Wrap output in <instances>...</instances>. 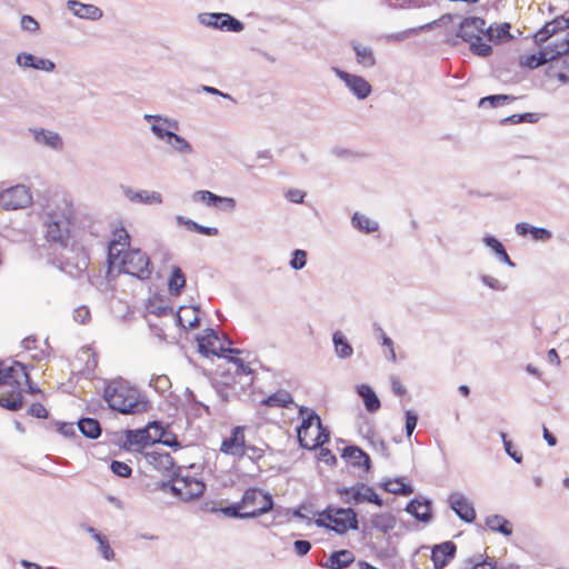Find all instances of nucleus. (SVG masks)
I'll use <instances>...</instances> for the list:
<instances>
[{"instance_id": "f257e3e1", "label": "nucleus", "mask_w": 569, "mask_h": 569, "mask_svg": "<svg viewBox=\"0 0 569 569\" xmlns=\"http://www.w3.org/2000/svg\"><path fill=\"white\" fill-rule=\"evenodd\" d=\"M74 206L70 196L54 193L44 200L39 214L47 242L66 248L70 240Z\"/></svg>"}, {"instance_id": "f03ea898", "label": "nucleus", "mask_w": 569, "mask_h": 569, "mask_svg": "<svg viewBox=\"0 0 569 569\" xmlns=\"http://www.w3.org/2000/svg\"><path fill=\"white\" fill-rule=\"evenodd\" d=\"M569 28V19L559 16L547 22L535 34V42L540 47L538 53L529 54L520 59V64L529 69H536L546 62L553 61L569 52V38L558 36V31Z\"/></svg>"}, {"instance_id": "7ed1b4c3", "label": "nucleus", "mask_w": 569, "mask_h": 569, "mask_svg": "<svg viewBox=\"0 0 569 569\" xmlns=\"http://www.w3.org/2000/svg\"><path fill=\"white\" fill-rule=\"evenodd\" d=\"M103 398L110 409L121 415H141L151 409L149 398L136 386L121 378L111 380L104 388Z\"/></svg>"}, {"instance_id": "20e7f679", "label": "nucleus", "mask_w": 569, "mask_h": 569, "mask_svg": "<svg viewBox=\"0 0 569 569\" xmlns=\"http://www.w3.org/2000/svg\"><path fill=\"white\" fill-rule=\"evenodd\" d=\"M299 415L302 422L297 432L302 448L312 450L329 441L328 430L322 427L320 417L312 409L300 407Z\"/></svg>"}, {"instance_id": "39448f33", "label": "nucleus", "mask_w": 569, "mask_h": 569, "mask_svg": "<svg viewBox=\"0 0 569 569\" xmlns=\"http://www.w3.org/2000/svg\"><path fill=\"white\" fill-rule=\"evenodd\" d=\"M486 21L483 19L468 17L461 21L457 36L469 43V49L473 54L488 57L492 53V48L483 41L486 39Z\"/></svg>"}, {"instance_id": "423d86ee", "label": "nucleus", "mask_w": 569, "mask_h": 569, "mask_svg": "<svg viewBox=\"0 0 569 569\" xmlns=\"http://www.w3.org/2000/svg\"><path fill=\"white\" fill-rule=\"evenodd\" d=\"M318 527H328L337 533L358 529L357 513L351 508L328 507L316 520Z\"/></svg>"}, {"instance_id": "0eeeda50", "label": "nucleus", "mask_w": 569, "mask_h": 569, "mask_svg": "<svg viewBox=\"0 0 569 569\" xmlns=\"http://www.w3.org/2000/svg\"><path fill=\"white\" fill-rule=\"evenodd\" d=\"M117 264L121 267L124 273L133 276L140 280L149 279L152 273V267L148 254L140 249H128L123 251L118 259Z\"/></svg>"}, {"instance_id": "6e6552de", "label": "nucleus", "mask_w": 569, "mask_h": 569, "mask_svg": "<svg viewBox=\"0 0 569 569\" xmlns=\"http://www.w3.org/2000/svg\"><path fill=\"white\" fill-rule=\"evenodd\" d=\"M241 503L244 516L248 519L264 515L273 508L272 496L259 488L247 489L242 496Z\"/></svg>"}, {"instance_id": "1a4fd4ad", "label": "nucleus", "mask_w": 569, "mask_h": 569, "mask_svg": "<svg viewBox=\"0 0 569 569\" xmlns=\"http://www.w3.org/2000/svg\"><path fill=\"white\" fill-rule=\"evenodd\" d=\"M337 493L340 496L343 503H362L371 502L379 507L383 505L382 499L375 491L371 486L358 482L352 487L338 488Z\"/></svg>"}, {"instance_id": "9d476101", "label": "nucleus", "mask_w": 569, "mask_h": 569, "mask_svg": "<svg viewBox=\"0 0 569 569\" xmlns=\"http://www.w3.org/2000/svg\"><path fill=\"white\" fill-rule=\"evenodd\" d=\"M31 202V191L24 184H17L0 192V207L6 210L27 208Z\"/></svg>"}, {"instance_id": "9b49d317", "label": "nucleus", "mask_w": 569, "mask_h": 569, "mask_svg": "<svg viewBox=\"0 0 569 569\" xmlns=\"http://www.w3.org/2000/svg\"><path fill=\"white\" fill-rule=\"evenodd\" d=\"M151 132L161 141L166 142L171 152L181 154V156H190L194 152L190 142H188L183 137L173 132L172 128H159L158 126L150 127Z\"/></svg>"}, {"instance_id": "f8f14e48", "label": "nucleus", "mask_w": 569, "mask_h": 569, "mask_svg": "<svg viewBox=\"0 0 569 569\" xmlns=\"http://www.w3.org/2000/svg\"><path fill=\"white\" fill-rule=\"evenodd\" d=\"M198 20L201 24H203L206 27L219 29V30L240 32L244 28V26L241 21L233 18L229 13L204 12V13H200L198 16Z\"/></svg>"}, {"instance_id": "ddd939ff", "label": "nucleus", "mask_w": 569, "mask_h": 569, "mask_svg": "<svg viewBox=\"0 0 569 569\" xmlns=\"http://www.w3.org/2000/svg\"><path fill=\"white\" fill-rule=\"evenodd\" d=\"M204 489V483L192 477L177 478L171 486L172 492L186 501L199 498Z\"/></svg>"}, {"instance_id": "4468645a", "label": "nucleus", "mask_w": 569, "mask_h": 569, "mask_svg": "<svg viewBox=\"0 0 569 569\" xmlns=\"http://www.w3.org/2000/svg\"><path fill=\"white\" fill-rule=\"evenodd\" d=\"M244 430L246 427L243 426L232 428L230 436L223 439L220 451L224 455H230L237 458L246 456Z\"/></svg>"}, {"instance_id": "2eb2a0df", "label": "nucleus", "mask_w": 569, "mask_h": 569, "mask_svg": "<svg viewBox=\"0 0 569 569\" xmlns=\"http://www.w3.org/2000/svg\"><path fill=\"white\" fill-rule=\"evenodd\" d=\"M335 73L346 83L349 90L358 98L366 99L371 93L370 83L360 76L350 74L338 68H335Z\"/></svg>"}, {"instance_id": "dca6fc26", "label": "nucleus", "mask_w": 569, "mask_h": 569, "mask_svg": "<svg viewBox=\"0 0 569 569\" xmlns=\"http://www.w3.org/2000/svg\"><path fill=\"white\" fill-rule=\"evenodd\" d=\"M448 501L450 508L461 520L472 522L476 519L473 505L461 492H452Z\"/></svg>"}, {"instance_id": "f3484780", "label": "nucleus", "mask_w": 569, "mask_h": 569, "mask_svg": "<svg viewBox=\"0 0 569 569\" xmlns=\"http://www.w3.org/2000/svg\"><path fill=\"white\" fill-rule=\"evenodd\" d=\"M130 241V236L127 229L123 227L117 228L113 232V238L110 241L108 247V263L113 267L117 266L118 259L123 252L119 247H128Z\"/></svg>"}, {"instance_id": "a211bd4d", "label": "nucleus", "mask_w": 569, "mask_h": 569, "mask_svg": "<svg viewBox=\"0 0 569 569\" xmlns=\"http://www.w3.org/2000/svg\"><path fill=\"white\" fill-rule=\"evenodd\" d=\"M16 63L23 69L31 68L46 72H52L56 69V64L52 60L40 58L29 52L18 53L16 57Z\"/></svg>"}, {"instance_id": "6ab92c4d", "label": "nucleus", "mask_w": 569, "mask_h": 569, "mask_svg": "<svg viewBox=\"0 0 569 569\" xmlns=\"http://www.w3.org/2000/svg\"><path fill=\"white\" fill-rule=\"evenodd\" d=\"M122 193L127 200L143 204H161L163 197L158 191L134 190L131 187H122Z\"/></svg>"}, {"instance_id": "aec40b11", "label": "nucleus", "mask_w": 569, "mask_h": 569, "mask_svg": "<svg viewBox=\"0 0 569 569\" xmlns=\"http://www.w3.org/2000/svg\"><path fill=\"white\" fill-rule=\"evenodd\" d=\"M29 131L38 144L48 147L56 151H61L63 149V140L58 132L43 128H31Z\"/></svg>"}, {"instance_id": "412c9836", "label": "nucleus", "mask_w": 569, "mask_h": 569, "mask_svg": "<svg viewBox=\"0 0 569 569\" xmlns=\"http://www.w3.org/2000/svg\"><path fill=\"white\" fill-rule=\"evenodd\" d=\"M67 9L72 12L73 16L86 19V20H99L102 18L103 12L100 8L91 3H82L78 0H68Z\"/></svg>"}, {"instance_id": "4be33fe9", "label": "nucleus", "mask_w": 569, "mask_h": 569, "mask_svg": "<svg viewBox=\"0 0 569 569\" xmlns=\"http://www.w3.org/2000/svg\"><path fill=\"white\" fill-rule=\"evenodd\" d=\"M456 545L452 541H446L440 545H436L432 548L431 559L436 569H442L450 559L455 557Z\"/></svg>"}, {"instance_id": "5701e85b", "label": "nucleus", "mask_w": 569, "mask_h": 569, "mask_svg": "<svg viewBox=\"0 0 569 569\" xmlns=\"http://www.w3.org/2000/svg\"><path fill=\"white\" fill-rule=\"evenodd\" d=\"M28 382L29 375L22 363L14 362L12 366L6 367V385H11L21 390L22 386Z\"/></svg>"}, {"instance_id": "b1692460", "label": "nucleus", "mask_w": 569, "mask_h": 569, "mask_svg": "<svg viewBox=\"0 0 569 569\" xmlns=\"http://www.w3.org/2000/svg\"><path fill=\"white\" fill-rule=\"evenodd\" d=\"M369 521L372 528L382 533H388L397 525L396 517L390 512L372 513Z\"/></svg>"}, {"instance_id": "393cba45", "label": "nucleus", "mask_w": 569, "mask_h": 569, "mask_svg": "<svg viewBox=\"0 0 569 569\" xmlns=\"http://www.w3.org/2000/svg\"><path fill=\"white\" fill-rule=\"evenodd\" d=\"M518 236L531 234L536 241H548L552 238V232L546 228L530 226L528 222H519L515 227Z\"/></svg>"}, {"instance_id": "a878e982", "label": "nucleus", "mask_w": 569, "mask_h": 569, "mask_svg": "<svg viewBox=\"0 0 569 569\" xmlns=\"http://www.w3.org/2000/svg\"><path fill=\"white\" fill-rule=\"evenodd\" d=\"M357 393L363 400L365 407L369 412H376L380 409L381 403L373 389L368 385H359Z\"/></svg>"}, {"instance_id": "bb28decb", "label": "nucleus", "mask_w": 569, "mask_h": 569, "mask_svg": "<svg viewBox=\"0 0 569 569\" xmlns=\"http://www.w3.org/2000/svg\"><path fill=\"white\" fill-rule=\"evenodd\" d=\"M510 24L505 22L497 24L493 27L492 24L488 26L486 29V39L489 42L500 43L510 40L512 37L510 34Z\"/></svg>"}, {"instance_id": "cd10ccee", "label": "nucleus", "mask_w": 569, "mask_h": 569, "mask_svg": "<svg viewBox=\"0 0 569 569\" xmlns=\"http://www.w3.org/2000/svg\"><path fill=\"white\" fill-rule=\"evenodd\" d=\"M150 429L159 430L161 429L160 425L156 421L150 422L148 425V429L140 430H128L127 431V441L130 445H147L149 441H154V438H151L149 435Z\"/></svg>"}, {"instance_id": "c85d7f7f", "label": "nucleus", "mask_w": 569, "mask_h": 569, "mask_svg": "<svg viewBox=\"0 0 569 569\" xmlns=\"http://www.w3.org/2000/svg\"><path fill=\"white\" fill-rule=\"evenodd\" d=\"M355 557L349 550H339L332 552L327 559L325 567L328 569H342L353 562Z\"/></svg>"}, {"instance_id": "c756f323", "label": "nucleus", "mask_w": 569, "mask_h": 569, "mask_svg": "<svg viewBox=\"0 0 569 569\" xmlns=\"http://www.w3.org/2000/svg\"><path fill=\"white\" fill-rule=\"evenodd\" d=\"M406 511L422 522H428L431 519L430 505L428 501L421 502L413 499L407 505Z\"/></svg>"}, {"instance_id": "7c9ffc66", "label": "nucleus", "mask_w": 569, "mask_h": 569, "mask_svg": "<svg viewBox=\"0 0 569 569\" xmlns=\"http://www.w3.org/2000/svg\"><path fill=\"white\" fill-rule=\"evenodd\" d=\"M199 309L181 307L177 313V322L183 327L193 329L199 326Z\"/></svg>"}, {"instance_id": "2f4dec72", "label": "nucleus", "mask_w": 569, "mask_h": 569, "mask_svg": "<svg viewBox=\"0 0 569 569\" xmlns=\"http://www.w3.org/2000/svg\"><path fill=\"white\" fill-rule=\"evenodd\" d=\"M342 457L349 460L353 466H365L367 469L370 466L369 456L356 446H349L343 449Z\"/></svg>"}, {"instance_id": "473e14b6", "label": "nucleus", "mask_w": 569, "mask_h": 569, "mask_svg": "<svg viewBox=\"0 0 569 569\" xmlns=\"http://www.w3.org/2000/svg\"><path fill=\"white\" fill-rule=\"evenodd\" d=\"M482 241L496 253V256L501 262L508 264L511 268L516 266L515 262L510 259L509 254L507 253L503 244L498 239H496L492 236H485Z\"/></svg>"}, {"instance_id": "72a5a7b5", "label": "nucleus", "mask_w": 569, "mask_h": 569, "mask_svg": "<svg viewBox=\"0 0 569 569\" xmlns=\"http://www.w3.org/2000/svg\"><path fill=\"white\" fill-rule=\"evenodd\" d=\"M293 403L291 395L287 390H278L261 401L267 407L287 408Z\"/></svg>"}, {"instance_id": "f704fd0d", "label": "nucleus", "mask_w": 569, "mask_h": 569, "mask_svg": "<svg viewBox=\"0 0 569 569\" xmlns=\"http://www.w3.org/2000/svg\"><path fill=\"white\" fill-rule=\"evenodd\" d=\"M186 286V277L181 268L172 267L171 274L168 280V290L172 296H179Z\"/></svg>"}, {"instance_id": "c9c22d12", "label": "nucleus", "mask_w": 569, "mask_h": 569, "mask_svg": "<svg viewBox=\"0 0 569 569\" xmlns=\"http://www.w3.org/2000/svg\"><path fill=\"white\" fill-rule=\"evenodd\" d=\"M79 431L87 438L97 439L101 435V427L93 418H82L78 421Z\"/></svg>"}, {"instance_id": "e433bc0d", "label": "nucleus", "mask_w": 569, "mask_h": 569, "mask_svg": "<svg viewBox=\"0 0 569 569\" xmlns=\"http://www.w3.org/2000/svg\"><path fill=\"white\" fill-rule=\"evenodd\" d=\"M332 342L335 345V352L337 357L347 359L352 356L353 349L340 331L333 332Z\"/></svg>"}, {"instance_id": "4c0bfd02", "label": "nucleus", "mask_w": 569, "mask_h": 569, "mask_svg": "<svg viewBox=\"0 0 569 569\" xmlns=\"http://www.w3.org/2000/svg\"><path fill=\"white\" fill-rule=\"evenodd\" d=\"M352 226L361 232L370 233L379 229V223L369 217L355 212L351 218Z\"/></svg>"}, {"instance_id": "58836bf2", "label": "nucleus", "mask_w": 569, "mask_h": 569, "mask_svg": "<svg viewBox=\"0 0 569 569\" xmlns=\"http://www.w3.org/2000/svg\"><path fill=\"white\" fill-rule=\"evenodd\" d=\"M352 47L359 64L365 68H371L376 64V58L370 47L361 46L359 43H353Z\"/></svg>"}, {"instance_id": "ea45409f", "label": "nucleus", "mask_w": 569, "mask_h": 569, "mask_svg": "<svg viewBox=\"0 0 569 569\" xmlns=\"http://www.w3.org/2000/svg\"><path fill=\"white\" fill-rule=\"evenodd\" d=\"M486 525L492 530L502 533L503 536H510L512 528L507 519L502 516L493 515L486 519Z\"/></svg>"}, {"instance_id": "a19ab883", "label": "nucleus", "mask_w": 569, "mask_h": 569, "mask_svg": "<svg viewBox=\"0 0 569 569\" xmlns=\"http://www.w3.org/2000/svg\"><path fill=\"white\" fill-rule=\"evenodd\" d=\"M147 459L159 470L167 471L173 466V459L168 452H150Z\"/></svg>"}, {"instance_id": "79ce46f5", "label": "nucleus", "mask_w": 569, "mask_h": 569, "mask_svg": "<svg viewBox=\"0 0 569 569\" xmlns=\"http://www.w3.org/2000/svg\"><path fill=\"white\" fill-rule=\"evenodd\" d=\"M191 199L194 202H203L208 207H218V202H227V200H221V196H218L208 190H198L191 194Z\"/></svg>"}, {"instance_id": "37998d69", "label": "nucleus", "mask_w": 569, "mask_h": 569, "mask_svg": "<svg viewBox=\"0 0 569 569\" xmlns=\"http://www.w3.org/2000/svg\"><path fill=\"white\" fill-rule=\"evenodd\" d=\"M22 405H23V397H22L21 390H18V391H14V392H11L8 395H2L0 397V406L8 410L17 411L22 407Z\"/></svg>"}, {"instance_id": "c03bdc74", "label": "nucleus", "mask_w": 569, "mask_h": 569, "mask_svg": "<svg viewBox=\"0 0 569 569\" xmlns=\"http://www.w3.org/2000/svg\"><path fill=\"white\" fill-rule=\"evenodd\" d=\"M381 487L393 495L409 496L413 492L410 485L402 482L401 479L389 480L381 485Z\"/></svg>"}, {"instance_id": "a18cd8bd", "label": "nucleus", "mask_w": 569, "mask_h": 569, "mask_svg": "<svg viewBox=\"0 0 569 569\" xmlns=\"http://www.w3.org/2000/svg\"><path fill=\"white\" fill-rule=\"evenodd\" d=\"M228 353H240V350L238 349H224L220 348V352L218 353L219 357L228 358L232 363L237 367V372L249 375L251 372V369L249 365H247L242 359L236 358V357H229Z\"/></svg>"}, {"instance_id": "49530a36", "label": "nucleus", "mask_w": 569, "mask_h": 569, "mask_svg": "<svg viewBox=\"0 0 569 569\" xmlns=\"http://www.w3.org/2000/svg\"><path fill=\"white\" fill-rule=\"evenodd\" d=\"M218 339V335L213 329H207L206 335L198 339L199 350L203 353L211 351L212 353L218 355L213 349V345Z\"/></svg>"}, {"instance_id": "de8ad7c7", "label": "nucleus", "mask_w": 569, "mask_h": 569, "mask_svg": "<svg viewBox=\"0 0 569 569\" xmlns=\"http://www.w3.org/2000/svg\"><path fill=\"white\" fill-rule=\"evenodd\" d=\"M143 119L146 121L152 122L151 126H158L159 128H172V129H179V122L174 119H170L167 117H162L159 114H144Z\"/></svg>"}, {"instance_id": "09e8293b", "label": "nucleus", "mask_w": 569, "mask_h": 569, "mask_svg": "<svg viewBox=\"0 0 569 569\" xmlns=\"http://www.w3.org/2000/svg\"><path fill=\"white\" fill-rule=\"evenodd\" d=\"M515 99H516L515 97L508 96V94H493V96H488V97L481 98L479 101V106L483 107L486 104H489L490 107H498V106H502L507 102H511Z\"/></svg>"}, {"instance_id": "8fccbe9b", "label": "nucleus", "mask_w": 569, "mask_h": 569, "mask_svg": "<svg viewBox=\"0 0 569 569\" xmlns=\"http://www.w3.org/2000/svg\"><path fill=\"white\" fill-rule=\"evenodd\" d=\"M289 264L293 270L303 269L307 264V252L301 249H296L292 252V257Z\"/></svg>"}, {"instance_id": "3c124183", "label": "nucleus", "mask_w": 569, "mask_h": 569, "mask_svg": "<svg viewBox=\"0 0 569 569\" xmlns=\"http://www.w3.org/2000/svg\"><path fill=\"white\" fill-rule=\"evenodd\" d=\"M221 512L230 518L248 519V517L244 516V510H242L241 501L221 508Z\"/></svg>"}, {"instance_id": "603ef678", "label": "nucleus", "mask_w": 569, "mask_h": 569, "mask_svg": "<svg viewBox=\"0 0 569 569\" xmlns=\"http://www.w3.org/2000/svg\"><path fill=\"white\" fill-rule=\"evenodd\" d=\"M96 541L99 543L100 553L106 560H111L114 558V552L104 536H96Z\"/></svg>"}, {"instance_id": "864d4df0", "label": "nucleus", "mask_w": 569, "mask_h": 569, "mask_svg": "<svg viewBox=\"0 0 569 569\" xmlns=\"http://www.w3.org/2000/svg\"><path fill=\"white\" fill-rule=\"evenodd\" d=\"M480 280L481 282L492 289V290H496V291H505L507 289V284L501 282L499 279L492 277V276H489V274H481L480 276Z\"/></svg>"}, {"instance_id": "5fc2aeb1", "label": "nucleus", "mask_w": 569, "mask_h": 569, "mask_svg": "<svg viewBox=\"0 0 569 569\" xmlns=\"http://www.w3.org/2000/svg\"><path fill=\"white\" fill-rule=\"evenodd\" d=\"M20 27L22 30L30 33H37L40 29L39 22L32 16L29 14H24L21 17Z\"/></svg>"}, {"instance_id": "6e6d98bb", "label": "nucleus", "mask_w": 569, "mask_h": 569, "mask_svg": "<svg viewBox=\"0 0 569 569\" xmlns=\"http://www.w3.org/2000/svg\"><path fill=\"white\" fill-rule=\"evenodd\" d=\"M537 121H538V116L536 113H531V112L512 114L503 120V122H510L513 124L520 123V122L535 123Z\"/></svg>"}, {"instance_id": "4d7b16f0", "label": "nucleus", "mask_w": 569, "mask_h": 569, "mask_svg": "<svg viewBox=\"0 0 569 569\" xmlns=\"http://www.w3.org/2000/svg\"><path fill=\"white\" fill-rule=\"evenodd\" d=\"M112 472L119 477L128 478L130 477L132 469L122 461L113 460L110 465Z\"/></svg>"}, {"instance_id": "13d9d810", "label": "nucleus", "mask_w": 569, "mask_h": 569, "mask_svg": "<svg viewBox=\"0 0 569 569\" xmlns=\"http://www.w3.org/2000/svg\"><path fill=\"white\" fill-rule=\"evenodd\" d=\"M500 437L502 439L507 455L516 462L520 463L522 461V455L512 448V443L507 439V435L505 432H500Z\"/></svg>"}, {"instance_id": "bf43d9fd", "label": "nucleus", "mask_w": 569, "mask_h": 569, "mask_svg": "<svg viewBox=\"0 0 569 569\" xmlns=\"http://www.w3.org/2000/svg\"><path fill=\"white\" fill-rule=\"evenodd\" d=\"M418 422V415L411 410L406 411V435L408 438L413 433Z\"/></svg>"}, {"instance_id": "052dcab7", "label": "nucleus", "mask_w": 569, "mask_h": 569, "mask_svg": "<svg viewBox=\"0 0 569 569\" xmlns=\"http://www.w3.org/2000/svg\"><path fill=\"white\" fill-rule=\"evenodd\" d=\"M90 310L86 306H80L73 311V319L82 325L90 320Z\"/></svg>"}, {"instance_id": "680f3d73", "label": "nucleus", "mask_w": 569, "mask_h": 569, "mask_svg": "<svg viewBox=\"0 0 569 569\" xmlns=\"http://www.w3.org/2000/svg\"><path fill=\"white\" fill-rule=\"evenodd\" d=\"M423 28H425L423 26L418 27V28H410V29L401 31V32L392 33L388 38H389V40H393V41H402V40H406L407 38H409L411 34L418 33Z\"/></svg>"}, {"instance_id": "e2e57ef3", "label": "nucleus", "mask_w": 569, "mask_h": 569, "mask_svg": "<svg viewBox=\"0 0 569 569\" xmlns=\"http://www.w3.org/2000/svg\"><path fill=\"white\" fill-rule=\"evenodd\" d=\"M57 431L64 437H76L77 436L74 425L69 423V422H58Z\"/></svg>"}, {"instance_id": "0e129e2a", "label": "nucleus", "mask_w": 569, "mask_h": 569, "mask_svg": "<svg viewBox=\"0 0 569 569\" xmlns=\"http://www.w3.org/2000/svg\"><path fill=\"white\" fill-rule=\"evenodd\" d=\"M495 562L491 560H477L476 562L469 561L463 569H493Z\"/></svg>"}, {"instance_id": "69168bd1", "label": "nucleus", "mask_w": 569, "mask_h": 569, "mask_svg": "<svg viewBox=\"0 0 569 569\" xmlns=\"http://www.w3.org/2000/svg\"><path fill=\"white\" fill-rule=\"evenodd\" d=\"M28 412L36 418H47L48 411L47 409L39 402L32 403L28 410Z\"/></svg>"}, {"instance_id": "338daca9", "label": "nucleus", "mask_w": 569, "mask_h": 569, "mask_svg": "<svg viewBox=\"0 0 569 569\" xmlns=\"http://www.w3.org/2000/svg\"><path fill=\"white\" fill-rule=\"evenodd\" d=\"M306 197V193L299 189H290L286 193V198L295 203H302L303 199Z\"/></svg>"}, {"instance_id": "774afa93", "label": "nucleus", "mask_w": 569, "mask_h": 569, "mask_svg": "<svg viewBox=\"0 0 569 569\" xmlns=\"http://www.w3.org/2000/svg\"><path fill=\"white\" fill-rule=\"evenodd\" d=\"M295 550L299 556L307 555L311 549V543L308 540H296L295 543Z\"/></svg>"}]
</instances>
